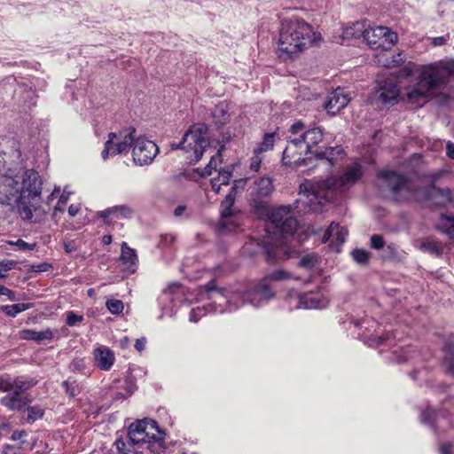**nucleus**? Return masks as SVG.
<instances>
[{"label": "nucleus", "mask_w": 454, "mask_h": 454, "mask_svg": "<svg viewBox=\"0 0 454 454\" xmlns=\"http://www.w3.org/2000/svg\"><path fill=\"white\" fill-rule=\"evenodd\" d=\"M362 166L354 164L348 167L340 176H332L316 185H300V195L306 197L304 201L312 211L322 210L325 203L334 202L343 194L346 186L355 184L362 176Z\"/></svg>", "instance_id": "nucleus-1"}, {"label": "nucleus", "mask_w": 454, "mask_h": 454, "mask_svg": "<svg viewBox=\"0 0 454 454\" xmlns=\"http://www.w3.org/2000/svg\"><path fill=\"white\" fill-rule=\"evenodd\" d=\"M135 135L136 129L133 127L110 132L101 153L102 158L106 160L109 156L128 152L134 145L132 156L135 164L144 166L152 163L159 153L157 145L145 137L136 138Z\"/></svg>", "instance_id": "nucleus-2"}, {"label": "nucleus", "mask_w": 454, "mask_h": 454, "mask_svg": "<svg viewBox=\"0 0 454 454\" xmlns=\"http://www.w3.org/2000/svg\"><path fill=\"white\" fill-rule=\"evenodd\" d=\"M320 39V35L305 20L299 18L285 20L279 32L278 56L284 61L294 59Z\"/></svg>", "instance_id": "nucleus-3"}, {"label": "nucleus", "mask_w": 454, "mask_h": 454, "mask_svg": "<svg viewBox=\"0 0 454 454\" xmlns=\"http://www.w3.org/2000/svg\"><path fill=\"white\" fill-rule=\"evenodd\" d=\"M166 433L160 429L157 422L153 419H143L132 423L129 427L128 435L115 440L114 445L119 453L129 454L131 448L146 444V448L153 454H162L167 449Z\"/></svg>", "instance_id": "nucleus-4"}, {"label": "nucleus", "mask_w": 454, "mask_h": 454, "mask_svg": "<svg viewBox=\"0 0 454 454\" xmlns=\"http://www.w3.org/2000/svg\"><path fill=\"white\" fill-rule=\"evenodd\" d=\"M297 227L298 222L289 206H281L270 212L269 223L265 227L267 240L263 241V249L269 262L276 260L278 247L295 232Z\"/></svg>", "instance_id": "nucleus-5"}, {"label": "nucleus", "mask_w": 454, "mask_h": 454, "mask_svg": "<svg viewBox=\"0 0 454 454\" xmlns=\"http://www.w3.org/2000/svg\"><path fill=\"white\" fill-rule=\"evenodd\" d=\"M454 75V60H443L424 66L413 87L408 88L406 95L411 101L429 97Z\"/></svg>", "instance_id": "nucleus-6"}, {"label": "nucleus", "mask_w": 454, "mask_h": 454, "mask_svg": "<svg viewBox=\"0 0 454 454\" xmlns=\"http://www.w3.org/2000/svg\"><path fill=\"white\" fill-rule=\"evenodd\" d=\"M289 132L296 133L298 137H301V140L306 145L314 160L325 163L329 168L333 167L339 158H342L344 152L340 146H330L324 151H316L315 153L312 151L324 138L323 130L318 127L305 130L304 123L296 121L290 127Z\"/></svg>", "instance_id": "nucleus-7"}, {"label": "nucleus", "mask_w": 454, "mask_h": 454, "mask_svg": "<svg viewBox=\"0 0 454 454\" xmlns=\"http://www.w3.org/2000/svg\"><path fill=\"white\" fill-rule=\"evenodd\" d=\"M5 184L11 187L10 194L17 202L36 203L41 197L43 182L38 172L33 169L26 170L21 176H8Z\"/></svg>", "instance_id": "nucleus-8"}, {"label": "nucleus", "mask_w": 454, "mask_h": 454, "mask_svg": "<svg viewBox=\"0 0 454 454\" xmlns=\"http://www.w3.org/2000/svg\"><path fill=\"white\" fill-rule=\"evenodd\" d=\"M379 187L386 188L397 200H408L416 193L419 187L407 175L389 169H380L377 172Z\"/></svg>", "instance_id": "nucleus-9"}, {"label": "nucleus", "mask_w": 454, "mask_h": 454, "mask_svg": "<svg viewBox=\"0 0 454 454\" xmlns=\"http://www.w3.org/2000/svg\"><path fill=\"white\" fill-rule=\"evenodd\" d=\"M207 127L204 123H197L190 127L184 133L182 141L171 145L172 149H181L187 154L191 163H197L208 146Z\"/></svg>", "instance_id": "nucleus-10"}, {"label": "nucleus", "mask_w": 454, "mask_h": 454, "mask_svg": "<svg viewBox=\"0 0 454 454\" xmlns=\"http://www.w3.org/2000/svg\"><path fill=\"white\" fill-rule=\"evenodd\" d=\"M287 145L283 152V164L289 167L300 168L307 167L314 160V157L307 156L310 154L306 145L301 140V137H298L296 133L289 132Z\"/></svg>", "instance_id": "nucleus-11"}, {"label": "nucleus", "mask_w": 454, "mask_h": 454, "mask_svg": "<svg viewBox=\"0 0 454 454\" xmlns=\"http://www.w3.org/2000/svg\"><path fill=\"white\" fill-rule=\"evenodd\" d=\"M364 40L372 50L388 51L397 43L398 36L388 27L380 26L367 28Z\"/></svg>", "instance_id": "nucleus-12"}, {"label": "nucleus", "mask_w": 454, "mask_h": 454, "mask_svg": "<svg viewBox=\"0 0 454 454\" xmlns=\"http://www.w3.org/2000/svg\"><path fill=\"white\" fill-rule=\"evenodd\" d=\"M237 296L242 298V303L248 302L254 307L260 306L263 302H267L275 296L273 287L268 283V278H262L253 287L245 291L242 294H235L231 299Z\"/></svg>", "instance_id": "nucleus-13"}, {"label": "nucleus", "mask_w": 454, "mask_h": 454, "mask_svg": "<svg viewBox=\"0 0 454 454\" xmlns=\"http://www.w3.org/2000/svg\"><path fill=\"white\" fill-rule=\"evenodd\" d=\"M27 400V399H1V403L10 410H16L22 413L27 412V422L33 423L43 416L44 410L41 406H32L28 404Z\"/></svg>", "instance_id": "nucleus-14"}, {"label": "nucleus", "mask_w": 454, "mask_h": 454, "mask_svg": "<svg viewBox=\"0 0 454 454\" xmlns=\"http://www.w3.org/2000/svg\"><path fill=\"white\" fill-rule=\"evenodd\" d=\"M273 189L270 178L262 177L256 180L249 189L252 205L257 209L263 208V200L272 193Z\"/></svg>", "instance_id": "nucleus-15"}, {"label": "nucleus", "mask_w": 454, "mask_h": 454, "mask_svg": "<svg viewBox=\"0 0 454 454\" xmlns=\"http://www.w3.org/2000/svg\"><path fill=\"white\" fill-rule=\"evenodd\" d=\"M244 180H235L234 184L230 191V192L226 195L224 200L221 202V218L219 220V227L226 228L229 224V219L235 215V210L233 209V205L235 203L236 196H237V187L239 184H244Z\"/></svg>", "instance_id": "nucleus-16"}, {"label": "nucleus", "mask_w": 454, "mask_h": 454, "mask_svg": "<svg viewBox=\"0 0 454 454\" xmlns=\"http://www.w3.org/2000/svg\"><path fill=\"white\" fill-rule=\"evenodd\" d=\"M349 100L348 94L343 89L337 88L329 93L325 107L328 114L334 115L343 109Z\"/></svg>", "instance_id": "nucleus-17"}, {"label": "nucleus", "mask_w": 454, "mask_h": 454, "mask_svg": "<svg viewBox=\"0 0 454 454\" xmlns=\"http://www.w3.org/2000/svg\"><path fill=\"white\" fill-rule=\"evenodd\" d=\"M400 89L396 78H387L379 88L378 97L385 104L394 105L397 101Z\"/></svg>", "instance_id": "nucleus-18"}, {"label": "nucleus", "mask_w": 454, "mask_h": 454, "mask_svg": "<svg viewBox=\"0 0 454 454\" xmlns=\"http://www.w3.org/2000/svg\"><path fill=\"white\" fill-rule=\"evenodd\" d=\"M95 365L102 371H109L114 364V353L106 346H99L93 351Z\"/></svg>", "instance_id": "nucleus-19"}, {"label": "nucleus", "mask_w": 454, "mask_h": 454, "mask_svg": "<svg viewBox=\"0 0 454 454\" xmlns=\"http://www.w3.org/2000/svg\"><path fill=\"white\" fill-rule=\"evenodd\" d=\"M34 384L30 381L22 380L20 379L12 380L8 376L0 377V391L11 392L15 395H19L29 389Z\"/></svg>", "instance_id": "nucleus-20"}, {"label": "nucleus", "mask_w": 454, "mask_h": 454, "mask_svg": "<svg viewBox=\"0 0 454 454\" xmlns=\"http://www.w3.org/2000/svg\"><path fill=\"white\" fill-rule=\"evenodd\" d=\"M137 255L136 250L129 247L126 242H122L121 247L120 262L123 266V270L129 274L135 273L137 265Z\"/></svg>", "instance_id": "nucleus-21"}, {"label": "nucleus", "mask_w": 454, "mask_h": 454, "mask_svg": "<svg viewBox=\"0 0 454 454\" xmlns=\"http://www.w3.org/2000/svg\"><path fill=\"white\" fill-rule=\"evenodd\" d=\"M375 62L387 68H394L401 66L404 62V57L402 52L391 55L387 51H381L375 57Z\"/></svg>", "instance_id": "nucleus-22"}, {"label": "nucleus", "mask_w": 454, "mask_h": 454, "mask_svg": "<svg viewBox=\"0 0 454 454\" xmlns=\"http://www.w3.org/2000/svg\"><path fill=\"white\" fill-rule=\"evenodd\" d=\"M231 107L230 104L227 102H220L217 104L213 112H212V117L214 120L215 124L218 128H222L226 123L230 121L231 118V113H230Z\"/></svg>", "instance_id": "nucleus-23"}, {"label": "nucleus", "mask_w": 454, "mask_h": 454, "mask_svg": "<svg viewBox=\"0 0 454 454\" xmlns=\"http://www.w3.org/2000/svg\"><path fill=\"white\" fill-rule=\"evenodd\" d=\"M435 229L454 240V215L442 214L435 223Z\"/></svg>", "instance_id": "nucleus-24"}, {"label": "nucleus", "mask_w": 454, "mask_h": 454, "mask_svg": "<svg viewBox=\"0 0 454 454\" xmlns=\"http://www.w3.org/2000/svg\"><path fill=\"white\" fill-rule=\"evenodd\" d=\"M348 235V230L345 227H340L335 223H332L328 229L325 231L322 242L326 243L332 237L334 238L337 244H343Z\"/></svg>", "instance_id": "nucleus-25"}, {"label": "nucleus", "mask_w": 454, "mask_h": 454, "mask_svg": "<svg viewBox=\"0 0 454 454\" xmlns=\"http://www.w3.org/2000/svg\"><path fill=\"white\" fill-rule=\"evenodd\" d=\"M367 31L366 22L356 21L354 22L351 26H348L344 28L342 36L345 39H352V38H359L363 37L364 39V35Z\"/></svg>", "instance_id": "nucleus-26"}, {"label": "nucleus", "mask_w": 454, "mask_h": 454, "mask_svg": "<svg viewBox=\"0 0 454 454\" xmlns=\"http://www.w3.org/2000/svg\"><path fill=\"white\" fill-rule=\"evenodd\" d=\"M52 337L53 333L51 329H46L41 332L28 329L22 332V338L24 340H35L36 342L51 340Z\"/></svg>", "instance_id": "nucleus-27"}, {"label": "nucleus", "mask_w": 454, "mask_h": 454, "mask_svg": "<svg viewBox=\"0 0 454 454\" xmlns=\"http://www.w3.org/2000/svg\"><path fill=\"white\" fill-rule=\"evenodd\" d=\"M420 249L437 257L441 256L443 253L441 243L430 239H424L421 242Z\"/></svg>", "instance_id": "nucleus-28"}, {"label": "nucleus", "mask_w": 454, "mask_h": 454, "mask_svg": "<svg viewBox=\"0 0 454 454\" xmlns=\"http://www.w3.org/2000/svg\"><path fill=\"white\" fill-rule=\"evenodd\" d=\"M32 307L29 303H16L12 305H4L1 307V310L8 317H14L19 313L25 311Z\"/></svg>", "instance_id": "nucleus-29"}, {"label": "nucleus", "mask_w": 454, "mask_h": 454, "mask_svg": "<svg viewBox=\"0 0 454 454\" xmlns=\"http://www.w3.org/2000/svg\"><path fill=\"white\" fill-rule=\"evenodd\" d=\"M275 143V133H266L263 137L262 143L254 148V153H262L264 152L273 149Z\"/></svg>", "instance_id": "nucleus-30"}, {"label": "nucleus", "mask_w": 454, "mask_h": 454, "mask_svg": "<svg viewBox=\"0 0 454 454\" xmlns=\"http://www.w3.org/2000/svg\"><path fill=\"white\" fill-rule=\"evenodd\" d=\"M206 292L209 294V298L213 299L216 296L225 297L226 291L223 288H219L216 285V281L215 279L210 280L204 286Z\"/></svg>", "instance_id": "nucleus-31"}, {"label": "nucleus", "mask_w": 454, "mask_h": 454, "mask_svg": "<svg viewBox=\"0 0 454 454\" xmlns=\"http://www.w3.org/2000/svg\"><path fill=\"white\" fill-rule=\"evenodd\" d=\"M438 414L433 409H427L420 415V420L422 423L435 426L438 423Z\"/></svg>", "instance_id": "nucleus-32"}, {"label": "nucleus", "mask_w": 454, "mask_h": 454, "mask_svg": "<svg viewBox=\"0 0 454 454\" xmlns=\"http://www.w3.org/2000/svg\"><path fill=\"white\" fill-rule=\"evenodd\" d=\"M300 302L305 309H317L319 307V300L314 294H304L301 297Z\"/></svg>", "instance_id": "nucleus-33"}, {"label": "nucleus", "mask_w": 454, "mask_h": 454, "mask_svg": "<svg viewBox=\"0 0 454 454\" xmlns=\"http://www.w3.org/2000/svg\"><path fill=\"white\" fill-rule=\"evenodd\" d=\"M113 217L118 219L129 218L132 215V209L126 205L112 207Z\"/></svg>", "instance_id": "nucleus-34"}, {"label": "nucleus", "mask_w": 454, "mask_h": 454, "mask_svg": "<svg viewBox=\"0 0 454 454\" xmlns=\"http://www.w3.org/2000/svg\"><path fill=\"white\" fill-rule=\"evenodd\" d=\"M107 309L114 315H118L123 310V302L121 300L111 299L106 301Z\"/></svg>", "instance_id": "nucleus-35"}, {"label": "nucleus", "mask_w": 454, "mask_h": 454, "mask_svg": "<svg viewBox=\"0 0 454 454\" xmlns=\"http://www.w3.org/2000/svg\"><path fill=\"white\" fill-rule=\"evenodd\" d=\"M353 259L359 264H366L370 258L369 252L363 249H355L352 252Z\"/></svg>", "instance_id": "nucleus-36"}, {"label": "nucleus", "mask_w": 454, "mask_h": 454, "mask_svg": "<svg viewBox=\"0 0 454 454\" xmlns=\"http://www.w3.org/2000/svg\"><path fill=\"white\" fill-rule=\"evenodd\" d=\"M263 278H268V283L270 285L271 281L284 280L289 278V273L284 270H277L266 275Z\"/></svg>", "instance_id": "nucleus-37"}, {"label": "nucleus", "mask_w": 454, "mask_h": 454, "mask_svg": "<svg viewBox=\"0 0 454 454\" xmlns=\"http://www.w3.org/2000/svg\"><path fill=\"white\" fill-rule=\"evenodd\" d=\"M427 194L429 196H441L442 198H444L445 200H450V189H442V188H438L434 185L431 186L429 189H428V192H427Z\"/></svg>", "instance_id": "nucleus-38"}, {"label": "nucleus", "mask_w": 454, "mask_h": 454, "mask_svg": "<svg viewBox=\"0 0 454 454\" xmlns=\"http://www.w3.org/2000/svg\"><path fill=\"white\" fill-rule=\"evenodd\" d=\"M8 243L11 246H15L18 250H22V251L33 250L36 247L35 243L29 244V243H27L26 241H24L21 239H19L16 241H9Z\"/></svg>", "instance_id": "nucleus-39"}, {"label": "nucleus", "mask_w": 454, "mask_h": 454, "mask_svg": "<svg viewBox=\"0 0 454 454\" xmlns=\"http://www.w3.org/2000/svg\"><path fill=\"white\" fill-rule=\"evenodd\" d=\"M262 153H257L253 152V156L250 160V169L258 172L261 168V164L262 161V157L261 156Z\"/></svg>", "instance_id": "nucleus-40"}, {"label": "nucleus", "mask_w": 454, "mask_h": 454, "mask_svg": "<svg viewBox=\"0 0 454 454\" xmlns=\"http://www.w3.org/2000/svg\"><path fill=\"white\" fill-rule=\"evenodd\" d=\"M232 176V170L223 169L218 173V176L215 177L220 184L227 185L230 183L231 177Z\"/></svg>", "instance_id": "nucleus-41"}, {"label": "nucleus", "mask_w": 454, "mask_h": 454, "mask_svg": "<svg viewBox=\"0 0 454 454\" xmlns=\"http://www.w3.org/2000/svg\"><path fill=\"white\" fill-rule=\"evenodd\" d=\"M83 320V316L77 315L73 311H69L67 315V325L69 326H74L77 323H80Z\"/></svg>", "instance_id": "nucleus-42"}, {"label": "nucleus", "mask_w": 454, "mask_h": 454, "mask_svg": "<svg viewBox=\"0 0 454 454\" xmlns=\"http://www.w3.org/2000/svg\"><path fill=\"white\" fill-rule=\"evenodd\" d=\"M299 265L305 269H312L315 265V257L313 255H305L301 258Z\"/></svg>", "instance_id": "nucleus-43"}, {"label": "nucleus", "mask_w": 454, "mask_h": 454, "mask_svg": "<svg viewBox=\"0 0 454 454\" xmlns=\"http://www.w3.org/2000/svg\"><path fill=\"white\" fill-rule=\"evenodd\" d=\"M385 241L381 235L374 234L371 237V247L374 249H380L384 247Z\"/></svg>", "instance_id": "nucleus-44"}, {"label": "nucleus", "mask_w": 454, "mask_h": 454, "mask_svg": "<svg viewBox=\"0 0 454 454\" xmlns=\"http://www.w3.org/2000/svg\"><path fill=\"white\" fill-rule=\"evenodd\" d=\"M51 268V264L48 262H42L30 266L29 271L31 272H46Z\"/></svg>", "instance_id": "nucleus-45"}, {"label": "nucleus", "mask_w": 454, "mask_h": 454, "mask_svg": "<svg viewBox=\"0 0 454 454\" xmlns=\"http://www.w3.org/2000/svg\"><path fill=\"white\" fill-rule=\"evenodd\" d=\"M64 250L66 253L70 254L77 250V244L73 239H64L63 241Z\"/></svg>", "instance_id": "nucleus-46"}, {"label": "nucleus", "mask_w": 454, "mask_h": 454, "mask_svg": "<svg viewBox=\"0 0 454 454\" xmlns=\"http://www.w3.org/2000/svg\"><path fill=\"white\" fill-rule=\"evenodd\" d=\"M444 364L447 372L454 376V356H445Z\"/></svg>", "instance_id": "nucleus-47"}, {"label": "nucleus", "mask_w": 454, "mask_h": 454, "mask_svg": "<svg viewBox=\"0 0 454 454\" xmlns=\"http://www.w3.org/2000/svg\"><path fill=\"white\" fill-rule=\"evenodd\" d=\"M0 294L7 296L11 301L16 300L14 293L4 286H0Z\"/></svg>", "instance_id": "nucleus-48"}, {"label": "nucleus", "mask_w": 454, "mask_h": 454, "mask_svg": "<svg viewBox=\"0 0 454 454\" xmlns=\"http://www.w3.org/2000/svg\"><path fill=\"white\" fill-rule=\"evenodd\" d=\"M21 447H16L14 445L7 444L4 446V454H19L20 450Z\"/></svg>", "instance_id": "nucleus-49"}, {"label": "nucleus", "mask_w": 454, "mask_h": 454, "mask_svg": "<svg viewBox=\"0 0 454 454\" xmlns=\"http://www.w3.org/2000/svg\"><path fill=\"white\" fill-rule=\"evenodd\" d=\"M414 70H415V65L412 64L411 62H409L408 65H406L403 67V72L404 75L410 76L413 74Z\"/></svg>", "instance_id": "nucleus-50"}, {"label": "nucleus", "mask_w": 454, "mask_h": 454, "mask_svg": "<svg viewBox=\"0 0 454 454\" xmlns=\"http://www.w3.org/2000/svg\"><path fill=\"white\" fill-rule=\"evenodd\" d=\"M444 350L446 352V356H454V344L450 342H446L444 344Z\"/></svg>", "instance_id": "nucleus-51"}, {"label": "nucleus", "mask_w": 454, "mask_h": 454, "mask_svg": "<svg viewBox=\"0 0 454 454\" xmlns=\"http://www.w3.org/2000/svg\"><path fill=\"white\" fill-rule=\"evenodd\" d=\"M446 153L449 158L454 160V143L449 141L446 145Z\"/></svg>", "instance_id": "nucleus-52"}, {"label": "nucleus", "mask_w": 454, "mask_h": 454, "mask_svg": "<svg viewBox=\"0 0 454 454\" xmlns=\"http://www.w3.org/2000/svg\"><path fill=\"white\" fill-rule=\"evenodd\" d=\"M145 343H146L145 338L143 337L140 339H137L136 343H135L136 349L138 350L139 352H141L142 350H144Z\"/></svg>", "instance_id": "nucleus-53"}, {"label": "nucleus", "mask_w": 454, "mask_h": 454, "mask_svg": "<svg viewBox=\"0 0 454 454\" xmlns=\"http://www.w3.org/2000/svg\"><path fill=\"white\" fill-rule=\"evenodd\" d=\"M176 237L172 234H166L161 236V242L165 245H170L175 241Z\"/></svg>", "instance_id": "nucleus-54"}, {"label": "nucleus", "mask_w": 454, "mask_h": 454, "mask_svg": "<svg viewBox=\"0 0 454 454\" xmlns=\"http://www.w3.org/2000/svg\"><path fill=\"white\" fill-rule=\"evenodd\" d=\"M0 264L3 265L4 272L6 273L7 271H9L12 269H13V267L16 264V262L14 261H6V262H1Z\"/></svg>", "instance_id": "nucleus-55"}, {"label": "nucleus", "mask_w": 454, "mask_h": 454, "mask_svg": "<svg viewBox=\"0 0 454 454\" xmlns=\"http://www.w3.org/2000/svg\"><path fill=\"white\" fill-rule=\"evenodd\" d=\"M67 197H66L65 195H61L58 201L57 206L55 207V210L62 211L63 207L67 204Z\"/></svg>", "instance_id": "nucleus-56"}, {"label": "nucleus", "mask_w": 454, "mask_h": 454, "mask_svg": "<svg viewBox=\"0 0 454 454\" xmlns=\"http://www.w3.org/2000/svg\"><path fill=\"white\" fill-rule=\"evenodd\" d=\"M452 448V445L450 443L445 442L441 444L440 446V452L441 454H451L450 450Z\"/></svg>", "instance_id": "nucleus-57"}, {"label": "nucleus", "mask_w": 454, "mask_h": 454, "mask_svg": "<svg viewBox=\"0 0 454 454\" xmlns=\"http://www.w3.org/2000/svg\"><path fill=\"white\" fill-rule=\"evenodd\" d=\"M25 435H27V432L25 430L14 431L11 438L12 441H18L20 440Z\"/></svg>", "instance_id": "nucleus-58"}, {"label": "nucleus", "mask_w": 454, "mask_h": 454, "mask_svg": "<svg viewBox=\"0 0 454 454\" xmlns=\"http://www.w3.org/2000/svg\"><path fill=\"white\" fill-rule=\"evenodd\" d=\"M222 185L223 184H220V182H218L216 178H213L211 180V187L215 193H219Z\"/></svg>", "instance_id": "nucleus-59"}, {"label": "nucleus", "mask_w": 454, "mask_h": 454, "mask_svg": "<svg viewBox=\"0 0 454 454\" xmlns=\"http://www.w3.org/2000/svg\"><path fill=\"white\" fill-rule=\"evenodd\" d=\"M446 41L447 40L444 36H437V37L433 38L432 43L434 46H441V45L445 44Z\"/></svg>", "instance_id": "nucleus-60"}, {"label": "nucleus", "mask_w": 454, "mask_h": 454, "mask_svg": "<svg viewBox=\"0 0 454 454\" xmlns=\"http://www.w3.org/2000/svg\"><path fill=\"white\" fill-rule=\"evenodd\" d=\"M220 157L219 153H217L216 155L215 156H212L211 157V160L208 163V165L207 166V168H216V166H217V159Z\"/></svg>", "instance_id": "nucleus-61"}, {"label": "nucleus", "mask_w": 454, "mask_h": 454, "mask_svg": "<svg viewBox=\"0 0 454 454\" xmlns=\"http://www.w3.org/2000/svg\"><path fill=\"white\" fill-rule=\"evenodd\" d=\"M79 212V207L78 206L76 205H70L69 207H68V214L71 215V216H75Z\"/></svg>", "instance_id": "nucleus-62"}, {"label": "nucleus", "mask_w": 454, "mask_h": 454, "mask_svg": "<svg viewBox=\"0 0 454 454\" xmlns=\"http://www.w3.org/2000/svg\"><path fill=\"white\" fill-rule=\"evenodd\" d=\"M111 216H113L112 207L106 208L100 212V217H102L104 219H106Z\"/></svg>", "instance_id": "nucleus-63"}, {"label": "nucleus", "mask_w": 454, "mask_h": 454, "mask_svg": "<svg viewBox=\"0 0 454 454\" xmlns=\"http://www.w3.org/2000/svg\"><path fill=\"white\" fill-rule=\"evenodd\" d=\"M186 209V207L184 206V205H179L178 207H176L175 211H174V215L176 216H180L183 215V213L185 211Z\"/></svg>", "instance_id": "nucleus-64"}]
</instances>
